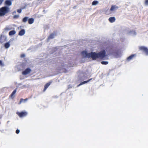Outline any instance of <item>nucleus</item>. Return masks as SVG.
Listing matches in <instances>:
<instances>
[{
  "label": "nucleus",
  "instance_id": "obj_1",
  "mask_svg": "<svg viewBox=\"0 0 148 148\" xmlns=\"http://www.w3.org/2000/svg\"><path fill=\"white\" fill-rule=\"evenodd\" d=\"M107 60L108 59L106 55V51L103 50L100 51L97 53L93 52V60Z\"/></svg>",
  "mask_w": 148,
  "mask_h": 148
},
{
  "label": "nucleus",
  "instance_id": "obj_2",
  "mask_svg": "<svg viewBox=\"0 0 148 148\" xmlns=\"http://www.w3.org/2000/svg\"><path fill=\"white\" fill-rule=\"evenodd\" d=\"M9 11V8L7 6H4L0 8V16H4L8 13Z\"/></svg>",
  "mask_w": 148,
  "mask_h": 148
},
{
  "label": "nucleus",
  "instance_id": "obj_3",
  "mask_svg": "<svg viewBox=\"0 0 148 148\" xmlns=\"http://www.w3.org/2000/svg\"><path fill=\"white\" fill-rule=\"evenodd\" d=\"M81 54L84 57L88 58L91 57L92 58V52L88 53L87 51H84L81 52Z\"/></svg>",
  "mask_w": 148,
  "mask_h": 148
},
{
  "label": "nucleus",
  "instance_id": "obj_4",
  "mask_svg": "<svg viewBox=\"0 0 148 148\" xmlns=\"http://www.w3.org/2000/svg\"><path fill=\"white\" fill-rule=\"evenodd\" d=\"M16 114L20 118L26 116L27 114V112L23 111H22L21 112H17Z\"/></svg>",
  "mask_w": 148,
  "mask_h": 148
},
{
  "label": "nucleus",
  "instance_id": "obj_5",
  "mask_svg": "<svg viewBox=\"0 0 148 148\" xmlns=\"http://www.w3.org/2000/svg\"><path fill=\"white\" fill-rule=\"evenodd\" d=\"M139 48L140 50L144 51L147 55H148V49L147 48L144 46H140Z\"/></svg>",
  "mask_w": 148,
  "mask_h": 148
},
{
  "label": "nucleus",
  "instance_id": "obj_6",
  "mask_svg": "<svg viewBox=\"0 0 148 148\" xmlns=\"http://www.w3.org/2000/svg\"><path fill=\"white\" fill-rule=\"evenodd\" d=\"M108 49H109L108 52L110 54H113L115 53V51L114 50L112 47H108L106 48V50H107Z\"/></svg>",
  "mask_w": 148,
  "mask_h": 148
},
{
  "label": "nucleus",
  "instance_id": "obj_7",
  "mask_svg": "<svg viewBox=\"0 0 148 148\" xmlns=\"http://www.w3.org/2000/svg\"><path fill=\"white\" fill-rule=\"evenodd\" d=\"M31 71V69L29 68H28L22 72V74L23 75H26L29 74Z\"/></svg>",
  "mask_w": 148,
  "mask_h": 148
},
{
  "label": "nucleus",
  "instance_id": "obj_8",
  "mask_svg": "<svg viewBox=\"0 0 148 148\" xmlns=\"http://www.w3.org/2000/svg\"><path fill=\"white\" fill-rule=\"evenodd\" d=\"M118 8V7L115 5H112L110 9V11H112L117 10Z\"/></svg>",
  "mask_w": 148,
  "mask_h": 148
},
{
  "label": "nucleus",
  "instance_id": "obj_9",
  "mask_svg": "<svg viewBox=\"0 0 148 148\" xmlns=\"http://www.w3.org/2000/svg\"><path fill=\"white\" fill-rule=\"evenodd\" d=\"M52 83L51 82H49L47 83L44 86V88L43 90V91H45L47 89L48 87Z\"/></svg>",
  "mask_w": 148,
  "mask_h": 148
},
{
  "label": "nucleus",
  "instance_id": "obj_10",
  "mask_svg": "<svg viewBox=\"0 0 148 148\" xmlns=\"http://www.w3.org/2000/svg\"><path fill=\"white\" fill-rule=\"evenodd\" d=\"M108 20L110 23H112L115 21L116 18L114 17H111L109 18Z\"/></svg>",
  "mask_w": 148,
  "mask_h": 148
},
{
  "label": "nucleus",
  "instance_id": "obj_11",
  "mask_svg": "<svg viewBox=\"0 0 148 148\" xmlns=\"http://www.w3.org/2000/svg\"><path fill=\"white\" fill-rule=\"evenodd\" d=\"M25 30L24 29H22L19 32L18 35L20 36H23L25 34Z\"/></svg>",
  "mask_w": 148,
  "mask_h": 148
},
{
  "label": "nucleus",
  "instance_id": "obj_12",
  "mask_svg": "<svg viewBox=\"0 0 148 148\" xmlns=\"http://www.w3.org/2000/svg\"><path fill=\"white\" fill-rule=\"evenodd\" d=\"M5 4L7 5L10 6L12 4V2L11 1L7 0L5 1Z\"/></svg>",
  "mask_w": 148,
  "mask_h": 148
},
{
  "label": "nucleus",
  "instance_id": "obj_13",
  "mask_svg": "<svg viewBox=\"0 0 148 148\" xmlns=\"http://www.w3.org/2000/svg\"><path fill=\"white\" fill-rule=\"evenodd\" d=\"M135 54H132L129 57H127V60L128 61H129L131 60L135 56Z\"/></svg>",
  "mask_w": 148,
  "mask_h": 148
},
{
  "label": "nucleus",
  "instance_id": "obj_14",
  "mask_svg": "<svg viewBox=\"0 0 148 148\" xmlns=\"http://www.w3.org/2000/svg\"><path fill=\"white\" fill-rule=\"evenodd\" d=\"M16 89H15L12 92V94H11V95L10 96V97L12 98H13L14 97V94L16 93Z\"/></svg>",
  "mask_w": 148,
  "mask_h": 148
},
{
  "label": "nucleus",
  "instance_id": "obj_15",
  "mask_svg": "<svg viewBox=\"0 0 148 148\" xmlns=\"http://www.w3.org/2000/svg\"><path fill=\"white\" fill-rule=\"evenodd\" d=\"M34 18H30L28 20V23L30 24H31L34 23Z\"/></svg>",
  "mask_w": 148,
  "mask_h": 148
},
{
  "label": "nucleus",
  "instance_id": "obj_16",
  "mask_svg": "<svg viewBox=\"0 0 148 148\" xmlns=\"http://www.w3.org/2000/svg\"><path fill=\"white\" fill-rule=\"evenodd\" d=\"M16 31L15 30H12L9 32V36H12L16 34Z\"/></svg>",
  "mask_w": 148,
  "mask_h": 148
},
{
  "label": "nucleus",
  "instance_id": "obj_17",
  "mask_svg": "<svg viewBox=\"0 0 148 148\" xmlns=\"http://www.w3.org/2000/svg\"><path fill=\"white\" fill-rule=\"evenodd\" d=\"M10 46V44L9 43V42H8L6 43H5L4 45V46L7 49Z\"/></svg>",
  "mask_w": 148,
  "mask_h": 148
},
{
  "label": "nucleus",
  "instance_id": "obj_18",
  "mask_svg": "<svg viewBox=\"0 0 148 148\" xmlns=\"http://www.w3.org/2000/svg\"><path fill=\"white\" fill-rule=\"evenodd\" d=\"M92 79H89L88 80H87V81H84L83 82H81L78 86H79L82 84H84L86 83H87V82H88L90 80H91Z\"/></svg>",
  "mask_w": 148,
  "mask_h": 148
},
{
  "label": "nucleus",
  "instance_id": "obj_19",
  "mask_svg": "<svg viewBox=\"0 0 148 148\" xmlns=\"http://www.w3.org/2000/svg\"><path fill=\"white\" fill-rule=\"evenodd\" d=\"M55 35V34H54L52 33V34H50L49 36L48 37V39H52V38H54V36Z\"/></svg>",
  "mask_w": 148,
  "mask_h": 148
},
{
  "label": "nucleus",
  "instance_id": "obj_20",
  "mask_svg": "<svg viewBox=\"0 0 148 148\" xmlns=\"http://www.w3.org/2000/svg\"><path fill=\"white\" fill-rule=\"evenodd\" d=\"M28 17H25L24 18L23 20L22 21L24 23H25L27 22V21L28 20Z\"/></svg>",
  "mask_w": 148,
  "mask_h": 148
},
{
  "label": "nucleus",
  "instance_id": "obj_21",
  "mask_svg": "<svg viewBox=\"0 0 148 148\" xmlns=\"http://www.w3.org/2000/svg\"><path fill=\"white\" fill-rule=\"evenodd\" d=\"M101 63L103 65H106L108 63V61H103L101 62Z\"/></svg>",
  "mask_w": 148,
  "mask_h": 148
},
{
  "label": "nucleus",
  "instance_id": "obj_22",
  "mask_svg": "<svg viewBox=\"0 0 148 148\" xmlns=\"http://www.w3.org/2000/svg\"><path fill=\"white\" fill-rule=\"evenodd\" d=\"M27 99H28L27 98H26L25 99H21L20 100L19 104H21L23 101H27Z\"/></svg>",
  "mask_w": 148,
  "mask_h": 148
},
{
  "label": "nucleus",
  "instance_id": "obj_23",
  "mask_svg": "<svg viewBox=\"0 0 148 148\" xmlns=\"http://www.w3.org/2000/svg\"><path fill=\"white\" fill-rule=\"evenodd\" d=\"M98 3V2L96 1H93V5H96Z\"/></svg>",
  "mask_w": 148,
  "mask_h": 148
},
{
  "label": "nucleus",
  "instance_id": "obj_24",
  "mask_svg": "<svg viewBox=\"0 0 148 148\" xmlns=\"http://www.w3.org/2000/svg\"><path fill=\"white\" fill-rule=\"evenodd\" d=\"M4 64L1 60H0V66H4Z\"/></svg>",
  "mask_w": 148,
  "mask_h": 148
},
{
  "label": "nucleus",
  "instance_id": "obj_25",
  "mask_svg": "<svg viewBox=\"0 0 148 148\" xmlns=\"http://www.w3.org/2000/svg\"><path fill=\"white\" fill-rule=\"evenodd\" d=\"M19 16L18 15H16L13 16V18L14 19L17 18H18Z\"/></svg>",
  "mask_w": 148,
  "mask_h": 148
},
{
  "label": "nucleus",
  "instance_id": "obj_26",
  "mask_svg": "<svg viewBox=\"0 0 148 148\" xmlns=\"http://www.w3.org/2000/svg\"><path fill=\"white\" fill-rule=\"evenodd\" d=\"M17 12L19 13H21V9H18L17 10Z\"/></svg>",
  "mask_w": 148,
  "mask_h": 148
},
{
  "label": "nucleus",
  "instance_id": "obj_27",
  "mask_svg": "<svg viewBox=\"0 0 148 148\" xmlns=\"http://www.w3.org/2000/svg\"><path fill=\"white\" fill-rule=\"evenodd\" d=\"M19 132H20L19 130L17 129V130H16V133L17 134H18L19 133Z\"/></svg>",
  "mask_w": 148,
  "mask_h": 148
},
{
  "label": "nucleus",
  "instance_id": "obj_28",
  "mask_svg": "<svg viewBox=\"0 0 148 148\" xmlns=\"http://www.w3.org/2000/svg\"><path fill=\"white\" fill-rule=\"evenodd\" d=\"M25 54H21V58H24V57H25Z\"/></svg>",
  "mask_w": 148,
  "mask_h": 148
},
{
  "label": "nucleus",
  "instance_id": "obj_29",
  "mask_svg": "<svg viewBox=\"0 0 148 148\" xmlns=\"http://www.w3.org/2000/svg\"><path fill=\"white\" fill-rule=\"evenodd\" d=\"M145 3L146 5H148V0H145Z\"/></svg>",
  "mask_w": 148,
  "mask_h": 148
},
{
  "label": "nucleus",
  "instance_id": "obj_30",
  "mask_svg": "<svg viewBox=\"0 0 148 148\" xmlns=\"http://www.w3.org/2000/svg\"><path fill=\"white\" fill-rule=\"evenodd\" d=\"M3 0H0V5L3 2Z\"/></svg>",
  "mask_w": 148,
  "mask_h": 148
},
{
  "label": "nucleus",
  "instance_id": "obj_31",
  "mask_svg": "<svg viewBox=\"0 0 148 148\" xmlns=\"http://www.w3.org/2000/svg\"><path fill=\"white\" fill-rule=\"evenodd\" d=\"M2 35H1V36H0V40L1 39V38H2Z\"/></svg>",
  "mask_w": 148,
  "mask_h": 148
},
{
  "label": "nucleus",
  "instance_id": "obj_32",
  "mask_svg": "<svg viewBox=\"0 0 148 148\" xmlns=\"http://www.w3.org/2000/svg\"><path fill=\"white\" fill-rule=\"evenodd\" d=\"M64 64H62V66L63 67L64 66Z\"/></svg>",
  "mask_w": 148,
  "mask_h": 148
}]
</instances>
